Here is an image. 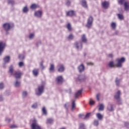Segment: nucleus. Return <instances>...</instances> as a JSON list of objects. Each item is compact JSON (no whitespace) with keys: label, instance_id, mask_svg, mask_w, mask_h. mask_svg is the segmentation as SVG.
I'll use <instances>...</instances> for the list:
<instances>
[{"label":"nucleus","instance_id":"f257e3e1","mask_svg":"<svg viewBox=\"0 0 129 129\" xmlns=\"http://www.w3.org/2000/svg\"><path fill=\"white\" fill-rule=\"evenodd\" d=\"M9 73H10L11 75L14 76L16 79H20V78H21L22 77V75H23L22 72H21L20 71L15 72L13 65H11L9 67Z\"/></svg>","mask_w":129,"mask_h":129},{"label":"nucleus","instance_id":"f03ea898","mask_svg":"<svg viewBox=\"0 0 129 129\" xmlns=\"http://www.w3.org/2000/svg\"><path fill=\"white\" fill-rule=\"evenodd\" d=\"M44 87L45 86L43 84L38 85L37 88L35 89V94L38 95V96H40V95H42V94L44 93Z\"/></svg>","mask_w":129,"mask_h":129},{"label":"nucleus","instance_id":"7ed1b4c3","mask_svg":"<svg viewBox=\"0 0 129 129\" xmlns=\"http://www.w3.org/2000/svg\"><path fill=\"white\" fill-rule=\"evenodd\" d=\"M115 62L116 64L115 66L117 68H121L122 67V63L125 62V58L124 57H121V58H117Z\"/></svg>","mask_w":129,"mask_h":129},{"label":"nucleus","instance_id":"20e7f679","mask_svg":"<svg viewBox=\"0 0 129 129\" xmlns=\"http://www.w3.org/2000/svg\"><path fill=\"white\" fill-rule=\"evenodd\" d=\"M94 19L93 17L90 16L87 19V24L86 25V27L88 28V29H90L92 27V24H93V21Z\"/></svg>","mask_w":129,"mask_h":129},{"label":"nucleus","instance_id":"39448f33","mask_svg":"<svg viewBox=\"0 0 129 129\" xmlns=\"http://www.w3.org/2000/svg\"><path fill=\"white\" fill-rule=\"evenodd\" d=\"M14 24L13 23H7L3 25V28L7 33H8V31H10L12 28H14Z\"/></svg>","mask_w":129,"mask_h":129},{"label":"nucleus","instance_id":"423d86ee","mask_svg":"<svg viewBox=\"0 0 129 129\" xmlns=\"http://www.w3.org/2000/svg\"><path fill=\"white\" fill-rule=\"evenodd\" d=\"M87 79V76H86L84 74H83L78 76V77L76 79V80L77 81H79V82H83L84 81H86Z\"/></svg>","mask_w":129,"mask_h":129},{"label":"nucleus","instance_id":"0eeeda50","mask_svg":"<svg viewBox=\"0 0 129 129\" xmlns=\"http://www.w3.org/2000/svg\"><path fill=\"white\" fill-rule=\"evenodd\" d=\"M115 99L117 100L119 104H121V99H120V91H118L114 95Z\"/></svg>","mask_w":129,"mask_h":129},{"label":"nucleus","instance_id":"6e6552de","mask_svg":"<svg viewBox=\"0 0 129 129\" xmlns=\"http://www.w3.org/2000/svg\"><path fill=\"white\" fill-rule=\"evenodd\" d=\"M31 128L32 129H41V126L39 125V124L37 122V120H33V122L31 124Z\"/></svg>","mask_w":129,"mask_h":129},{"label":"nucleus","instance_id":"1a4fd4ad","mask_svg":"<svg viewBox=\"0 0 129 129\" xmlns=\"http://www.w3.org/2000/svg\"><path fill=\"white\" fill-rule=\"evenodd\" d=\"M75 47L77 50L78 51H80V50H82V42H76L75 43Z\"/></svg>","mask_w":129,"mask_h":129},{"label":"nucleus","instance_id":"9d476101","mask_svg":"<svg viewBox=\"0 0 129 129\" xmlns=\"http://www.w3.org/2000/svg\"><path fill=\"white\" fill-rule=\"evenodd\" d=\"M4 64L3 67L4 68H6V64H8V63H10V60H11V57L10 56H5L4 59Z\"/></svg>","mask_w":129,"mask_h":129},{"label":"nucleus","instance_id":"9b49d317","mask_svg":"<svg viewBox=\"0 0 129 129\" xmlns=\"http://www.w3.org/2000/svg\"><path fill=\"white\" fill-rule=\"evenodd\" d=\"M64 81V79L61 76H57L56 78V82L57 84H62Z\"/></svg>","mask_w":129,"mask_h":129},{"label":"nucleus","instance_id":"f8f14e48","mask_svg":"<svg viewBox=\"0 0 129 129\" xmlns=\"http://www.w3.org/2000/svg\"><path fill=\"white\" fill-rule=\"evenodd\" d=\"M5 48H6V43L3 42H0V56H2Z\"/></svg>","mask_w":129,"mask_h":129},{"label":"nucleus","instance_id":"ddd939ff","mask_svg":"<svg viewBox=\"0 0 129 129\" xmlns=\"http://www.w3.org/2000/svg\"><path fill=\"white\" fill-rule=\"evenodd\" d=\"M57 71L58 72H60L61 73H62V72H64V71H65V68L64 67V65L63 64H58L57 65Z\"/></svg>","mask_w":129,"mask_h":129},{"label":"nucleus","instance_id":"4468645a","mask_svg":"<svg viewBox=\"0 0 129 129\" xmlns=\"http://www.w3.org/2000/svg\"><path fill=\"white\" fill-rule=\"evenodd\" d=\"M78 71L79 73H82L85 71V67L83 64H81L78 67Z\"/></svg>","mask_w":129,"mask_h":129},{"label":"nucleus","instance_id":"2eb2a0df","mask_svg":"<svg viewBox=\"0 0 129 129\" xmlns=\"http://www.w3.org/2000/svg\"><path fill=\"white\" fill-rule=\"evenodd\" d=\"M102 7L104 10H107L109 7V2L107 1H104L102 3Z\"/></svg>","mask_w":129,"mask_h":129},{"label":"nucleus","instance_id":"dca6fc26","mask_svg":"<svg viewBox=\"0 0 129 129\" xmlns=\"http://www.w3.org/2000/svg\"><path fill=\"white\" fill-rule=\"evenodd\" d=\"M49 71L50 73H54L55 72V65L54 64H50Z\"/></svg>","mask_w":129,"mask_h":129},{"label":"nucleus","instance_id":"f3484780","mask_svg":"<svg viewBox=\"0 0 129 129\" xmlns=\"http://www.w3.org/2000/svg\"><path fill=\"white\" fill-rule=\"evenodd\" d=\"M107 109L110 112L113 111L114 110V108H113V105H112V104H108Z\"/></svg>","mask_w":129,"mask_h":129},{"label":"nucleus","instance_id":"a211bd4d","mask_svg":"<svg viewBox=\"0 0 129 129\" xmlns=\"http://www.w3.org/2000/svg\"><path fill=\"white\" fill-rule=\"evenodd\" d=\"M32 74L35 76V77H37L39 75V69H34L32 71Z\"/></svg>","mask_w":129,"mask_h":129},{"label":"nucleus","instance_id":"6ab92c4d","mask_svg":"<svg viewBox=\"0 0 129 129\" xmlns=\"http://www.w3.org/2000/svg\"><path fill=\"white\" fill-rule=\"evenodd\" d=\"M34 15L37 18H41L42 17V12L40 11H36L35 12Z\"/></svg>","mask_w":129,"mask_h":129},{"label":"nucleus","instance_id":"aec40b11","mask_svg":"<svg viewBox=\"0 0 129 129\" xmlns=\"http://www.w3.org/2000/svg\"><path fill=\"white\" fill-rule=\"evenodd\" d=\"M22 12L24 14H27L29 12V8H28V6L24 7L22 9Z\"/></svg>","mask_w":129,"mask_h":129},{"label":"nucleus","instance_id":"412c9836","mask_svg":"<svg viewBox=\"0 0 129 129\" xmlns=\"http://www.w3.org/2000/svg\"><path fill=\"white\" fill-rule=\"evenodd\" d=\"M82 93V90H79L75 94V98H78L79 96Z\"/></svg>","mask_w":129,"mask_h":129},{"label":"nucleus","instance_id":"4be33fe9","mask_svg":"<svg viewBox=\"0 0 129 129\" xmlns=\"http://www.w3.org/2000/svg\"><path fill=\"white\" fill-rule=\"evenodd\" d=\"M124 8L125 11H128L129 10V4L127 2H125L124 3Z\"/></svg>","mask_w":129,"mask_h":129},{"label":"nucleus","instance_id":"5701e85b","mask_svg":"<svg viewBox=\"0 0 129 129\" xmlns=\"http://www.w3.org/2000/svg\"><path fill=\"white\" fill-rule=\"evenodd\" d=\"M82 7H83L84 8L87 9V7H88L87 6V2H86V0H82Z\"/></svg>","mask_w":129,"mask_h":129},{"label":"nucleus","instance_id":"b1692460","mask_svg":"<svg viewBox=\"0 0 129 129\" xmlns=\"http://www.w3.org/2000/svg\"><path fill=\"white\" fill-rule=\"evenodd\" d=\"M21 85V82L19 81L18 80H16V82L14 83V86L15 87H19Z\"/></svg>","mask_w":129,"mask_h":129},{"label":"nucleus","instance_id":"393cba45","mask_svg":"<svg viewBox=\"0 0 129 129\" xmlns=\"http://www.w3.org/2000/svg\"><path fill=\"white\" fill-rule=\"evenodd\" d=\"M115 83L116 86H119V84L120 83V80L118 78H116L115 80Z\"/></svg>","mask_w":129,"mask_h":129},{"label":"nucleus","instance_id":"a878e982","mask_svg":"<svg viewBox=\"0 0 129 129\" xmlns=\"http://www.w3.org/2000/svg\"><path fill=\"white\" fill-rule=\"evenodd\" d=\"M96 116L99 120H101V119H102V118H103V116H102V115L101 114H100V113H97Z\"/></svg>","mask_w":129,"mask_h":129},{"label":"nucleus","instance_id":"bb28decb","mask_svg":"<svg viewBox=\"0 0 129 129\" xmlns=\"http://www.w3.org/2000/svg\"><path fill=\"white\" fill-rule=\"evenodd\" d=\"M75 15V13L74 11H70L67 13V16H72Z\"/></svg>","mask_w":129,"mask_h":129},{"label":"nucleus","instance_id":"cd10ccee","mask_svg":"<svg viewBox=\"0 0 129 129\" xmlns=\"http://www.w3.org/2000/svg\"><path fill=\"white\" fill-rule=\"evenodd\" d=\"M91 115V113H88L86 114L84 118V119L85 120H87V119H89V117H90V116Z\"/></svg>","mask_w":129,"mask_h":129},{"label":"nucleus","instance_id":"c85d7f7f","mask_svg":"<svg viewBox=\"0 0 129 129\" xmlns=\"http://www.w3.org/2000/svg\"><path fill=\"white\" fill-rule=\"evenodd\" d=\"M117 16L119 20H120L121 21H122V20L124 19V17H123V15L122 14H117Z\"/></svg>","mask_w":129,"mask_h":129},{"label":"nucleus","instance_id":"c756f323","mask_svg":"<svg viewBox=\"0 0 129 129\" xmlns=\"http://www.w3.org/2000/svg\"><path fill=\"white\" fill-rule=\"evenodd\" d=\"M82 42H83L84 43H86V42H87V39H86V36H85V34L82 35Z\"/></svg>","mask_w":129,"mask_h":129},{"label":"nucleus","instance_id":"7c9ffc66","mask_svg":"<svg viewBox=\"0 0 129 129\" xmlns=\"http://www.w3.org/2000/svg\"><path fill=\"white\" fill-rule=\"evenodd\" d=\"M108 66L110 68H112V67H114V62L113 61H109L108 63Z\"/></svg>","mask_w":129,"mask_h":129},{"label":"nucleus","instance_id":"2f4dec72","mask_svg":"<svg viewBox=\"0 0 129 129\" xmlns=\"http://www.w3.org/2000/svg\"><path fill=\"white\" fill-rule=\"evenodd\" d=\"M79 129H86V127H85V124H84V123H81L80 124Z\"/></svg>","mask_w":129,"mask_h":129},{"label":"nucleus","instance_id":"473e14b6","mask_svg":"<svg viewBox=\"0 0 129 129\" xmlns=\"http://www.w3.org/2000/svg\"><path fill=\"white\" fill-rule=\"evenodd\" d=\"M53 121H54V119H53V118H49L47 119V123L51 124L53 123Z\"/></svg>","mask_w":129,"mask_h":129},{"label":"nucleus","instance_id":"72a5a7b5","mask_svg":"<svg viewBox=\"0 0 129 129\" xmlns=\"http://www.w3.org/2000/svg\"><path fill=\"white\" fill-rule=\"evenodd\" d=\"M104 109V105L103 104H101L99 107V110L102 111Z\"/></svg>","mask_w":129,"mask_h":129},{"label":"nucleus","instance_id":"f704fd0d","mask_svg":"<svg viewBox=\"0 0 129 129\" xmlns=\"http://www.w3.org/2000/svg\"><path fill=\"white\" fill-rule=\"evenodd\" d=\"M119 5L122 6V5H124V3H125V0H119L118 1Z\"/></svg>","mask_w":129,"mask_h":129},{"label":"nucleus","instance_id":"c9c22d12","mask_svg":"<svg viewBox=\"0 0 129 129\" xmlns=\"http://www.w3.org/2000/svg\"><path fill=\"white\" fill-rule=\"evenodd\" d=\"M42 113L44 114V115H47V110H46V108L45 107H43L42 108Z\"/></svg>","mask_w":129,"mask_h":129},{"label":"nucleus","instance_id":"e433bc0d","mask_svg":"<svg viewBox=\"0 0 129 129\" xmlns=\"http://www.w3.org/2000/svg\"><path fill=\"white\" fill-rule=\"evenodd\" d=\"M8 4H9V5H11V6H13L15 4V2L14 1V0H8Z\"/></svg>","mask_w":129,"mask_h":129},{"label":"nucleus","instance_id":"4c0bfd02","mask_svg":"<svg viewBox=\"0 0 129 129\" xmlns=\"http://www.w3.org/2000/svg\"><path fill=\"white\" fill-rule=\"evenodd\" d=\"M40 68L41 69V70H44V69H45V66H44V64H43V61H41L40 63Z\"/></svg>","mask_w":129,"mask_h":129},{"label":"nucleus","instance_id":"58836bf2","mask_svg":"<svg viewBox=\"0 0 129 129\" xmlns=\"http://www.w3.org/2000/svg\"><path fill=\"white\" fill-rule=\"evenodd\" d=\"M111 27L112 29H115L116 28V24L114 22H112L111 24Z\"/></svg>","mask_w":129,"mask_h":129},{"label":"nucleus","instance_id":"ea45409f","mask_svg":"<svg viewBox=\"0 0 129 129\" xmlns=\"http://www.w3.org/2000/svg\"><path fill=\"white\" fill-rule=\"evenodd\" d=\"M76 107L75 100H74L72 104V109L73 110Z\"/></svg>","mask_w":129,"mask_h":129},{"label":"nucleus","instance_id":"a19ab883","mask_svg":"<svg viewBox=\"0 0 129 129\" xmlns=\"http://www.w3.org/2000/svg\"><path fill=\"white\" fill-rule=\"evenodd\" d=\"M99 124V122L98 120H95L94 121V125H95V126H97Z\"/></svg>","mask_w":129,"mask_h":129},{"label":"nucleus","instance_id":"79ce46f5","mask_svg":"<svg viewBox=\"0 0 129 129\" xmlns=\"http://www.w3.org/2000/svg\"><path fill=\"white\" fill-rule=\"evenodd\" d=\"M67 28L69 31H71V30H72V28H71V25L70 24V23L68 24Z\"/></svg>","mask_w":129,"mask_h":129},{"label":"nucleus","instance_id":"37998d69","mask_svg":"<svg viewBox=\"0 0 129 129\" xmlns=\"http://www.w3.org/2000/svg\"><path fill=\"white\" fill-rule=\"evenodd\" d=\"M32 108H33L34 109H35V108H37V107H38V104L37 103H34L33 104L32 106H31Z\"/></svg>","mask_w":129,"mask_h":129},{"label":"nucleus","instance_id":"c03bdc74","mask_svg":"<svg viewBox=\"0 0 129 129\" xmlns=\"http://www.w3.org/2000/svg\"><path fill=\"white\" fill-rule=\"evenodd\" d=\"M19 58L21 60H24V59H25V55H24L23 54H19Z\"/></svg>","mask_w":129,"mask_h":129},{"label":"nucleus","instance_id":"a18cd8bd","mask_svg":"<svg viewBox=\"0 0 129 129\" xmlns=\"http://www.w3.org/2000/svg\"><path fill=\"white\" fill-rule=\"evenodd\" d=\"M27 96H28V93L26 91H24L22 92L23 97H26Z\"/></svg>","mask_w":129,"mask_h":129},{"label":"nucleus","instance_id":"49530a36","mask_svg":"<svg viewBox=\"0 0 129 129\" xmlns=\"http://www.w3.org/2000/svg\"><path fill=\"white\" fill-rule=\"evenodd\" d=\"M36 8H37V5L36 4H32L30 7V8L32 9V10H34Z\"/></svg>","mask_w":129,"mask_h":129},{"label":"nucleus","instance_id":"de8ad7c7","mask_svg":"<svg viewBox=\"0 0 129 129\" xmlns=\"http://www.w3.org/2000/svg\"><path fill=\"white\" fill-rule=\"evenodd\" d=\"M74 38V36L73 35V34H70V35L68 37V39L69 40H73V39Z\"/></svg>","mask_w":129,"mask_h":129},{"label":"nucleus","instance_id":"09e8293b","mask_svg":"<svg viewBox=\"0 0 129 129\" xmlns=\"http://www.w3.org/2000/svg\"><path fill=\"white\" fill-rule=\"evenodd\" d=\"M11 128H18V125L16 124L11 125L10 126Z\"/></svg>","mask_w":129,"mask_h":129},{"label":"nucleus","instance_id":"8fccbe9b","mask_svg":"<svg viewBox=\"0 0 129 129\" xmlns=\"http://www.w3.org/2000/svg\"><path fill=\"white\" fill-rule=\"evenodd\" d=\"M5 87V85L3 83H0V89H4Z\"/></svg>","mask_w":129,"mask_h":129},{"label":"nucleus","instance_id":"3c124183","mask_svg":"<svg viewBox=\"0 0 129 129\" xmlns=\"http://www.w3.org/2000/svg\"><path fill=\"white\" fill-rule=\"evenodd\" d=\"M34 36L35 34H34V33H31L29 35V39H33Z\"/></svg>","mask_w":129,"mask_h":129},{"label":"nucleus","instance_id":"603ef678","mask_svg":"<svg viewBox=\"0 0 129 129\" xmlns=\"http://www.w3.org/2000/svg\"><path fill=\"white\" fill-rule=\"evenodd\" d=\"M19 67H23L24 66V62L21 61L19 63Z\"/></svg>","mask_w":129,"mask_h":129},{"label":"nucleus","instance_id":"864d4df0","mask_svg":"<svg viewBox=\"0 0 129 129\" xmlns=\"http://www.w3.org/2000/svg\"><path fill=\"white\" fill-rule=\"evenodd\" d=\"M100 94H97V95H96V98H97V100L98 101H99V100H100Z\"/></svg>","mask_w":129,"mask_h":129},{"label":"nucleus","instance_id":"5fc2aeb1","mask_svg":"<svg viewBox=\"0 0 129 129\" xmlns=\"http://www.w3.org/2000/svg\"><path fill=\"white\" fill-rule=\"evenodd\" d=\"M95 102L94 100H92L91 99H90V104L91 105H93V104H94Z\"/></svg>","mask_w":129,"mask_h":129},{"label":"nucleus","instance_id":"6e6d98bb","mask_svg":"<svg viewBox=\"0 0 129 129\" xmlns=\"http://www.w3.org/2000/svg\"><path fill=\"white\" fill-rule=\"evenodd\" d=\"M124 125H125V126L126 127H128V126H129V122H125L124 123Z\"/></svg>","mask_w":129,"mask_h":129},{"label":"nucleus","instance_id":"4d7b16f0","mask_svg":"<svg viewBox=\"0 0 129 129\" xmlns=\"http://www.w3.org/2000/svg\"><path fill=\"white\" fill-rule=\"evenodd\" d=\"M71 4V2H70V0H68L67 3H66V5L67 6H70V4Z\"/></svg>","mask_w":129,"mask_h":129},{"label":"nucleus","instance_id":"13d9d810","mask_svg":"<svg viewBox=\"0 0 129 129\" xmlns=\"http://www.w3.org/2000/svg\"><path fill=\"white\" fill-rule=\"evenodd\" d=\"M67 92H68V93H69V94H71V89H69L67 90Z\"/></svg>","mask_w":129,"mask_h":129},{"label":"nucleus","instance_id":"bf43d9fd","mask_svg":"<svg viewBox=\"0 0 129 129\" xmlns=\"http://www.w3.org/2000/svg\"><path fill=\"white\" fill-rule=\"evenodd\" d=\"M4 99V97H3V96H0V101H3Z\"/></svg>","mask_w":129,"mask_h":129},{"label":"nucleus","instance_id":"052dcab7","mask_svg":"<svg viewBox=\"0 0 129 129\" xmlns=\"http://www.w3.org/2000/svg\"><path fill=\"white\" fill-rule=\"evenodd\" d=\"M6 120L7 121H8L9 122H10L11 120L10 118H7L6 119Z\"/></svg>","mask_w":129,"mask_h":129},{"label":"nucleus","instance_id":"680f3d73","mask_svg":"<svg viewBox=\"0 0 129 129\" xmlns=\"http://www.w3.org/2000/svg\"><path fill=\"white\" fill-rule=\"evenodd\" d=\"M109 57L110 58H112V57H113V55H112V54H109Z\"/></svg>","mask_w":129,"mask_h":129},{"label":"nucleus","instance_id":"e2e57ef3","mask_svg":"<svg viewBox=\"0 0 129 129\" xmlns=\"http://www.w3.org/2000/svg\"><path fill=\"white\" fill-rule=\"evenodd\" d=\"M41 41H39L38 42H37V46H38V45H41Z\"/></svg>","mask_w":129,"mask_h":129},{"label":"nucleus","instance_id":"0e129e2a","mask_svg":"<svg viewBox=\"0 0 129 129\" xmlns=\"http://www.w3.org/2000/svg\"><path fill=\"white\" fill-rule=\"evenodd\" d=\"M88 65H93V63H92V62H88L87 63Z\"/></svg>","mask_w":129,"mask_h":129},{"label":"nucleus","instance_id":"69168bd1","mask_svg":"<svg viewBox=\"0 0 129 129\" xmlns=\"http://www.w3.org/2000/svg\"><path fill=\"white\" fill-rule=\"evenodd\" d=\"M64 107L65 108H66L67 109H68V107H67V105L66 104H64Z\"/></svg>","mask_w":129,"mask_h":129},{"label":"nucleus","instance_id":"338daca9","mask_svg":"<svg viewBox=\"0 0 129 129\" xmlns=\"http://www.w3.org/2000/svg\"><path fill=\"white\" fill-rule=\"evenodd\" d=\"M79 116H81V114H80V115H79Z\"/></svg>","mask_w":129,"mask_h":129}]
</instances>
